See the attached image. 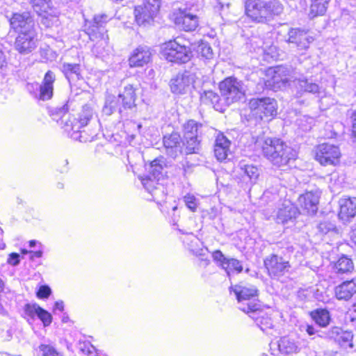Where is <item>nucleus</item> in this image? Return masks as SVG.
Returning <instances> with one entry per match:
<instances>
[{
	"label": "nucleus",
	"mask_w": 356,
	"mask_h": 356,
	"mask_svg": "<svg viewBox=\"0 0 356 356\" xmlns=\"http://www.w3.org/2000/svg\"><path fill=\"white\" fill-rule=\"evenodd\" d=\"M245 8L247 16L259 23L269 22L283 11L282 3L277 0H246Z\"/></svg>",
	"instance_id": "1"
},
{
	"label": "nucleus",
	"mask_w": 356,
	"mask_h": 356,
	"mask_svg": "<svg viewBox=\"0 0 356 356\" xmlns=\"http://www.w3.org/2000/svg\"><path fill=\"white\" fill-rule=\"evenodd\" d=\"M263 155L274 165H286L296 159V152L278 138H266L262 143Z\"/></svg>",
	"instance_id": "2"
},
{
	"label": "nucleus",
	"mask_w": 356,
	"mask_h": 356,
	"mask_svg": "<svg viewBox=\"0 0 356 356\" xmlns=\"http://www.w3.org/2000/svg\"><path fill=\"white\" fill-rule=\"evenodd\" d=\"M68 109L67 104H65L60 108H56L52 113L53 119L58 122L66 131L79 132L80 129L88 124L93 115L91 108L87 105L83 106L78 119L72 117L68 113Z\"/></svg>",
	"instance_id": "3"
},
{
	"label": "nucleus",
	"mask_w": 356,
	"mask_h": 356,
	"mask_svg": "<svg viewBox=\"0 0 356 356\" xmlns=\"http://www.w3.org/2000/svg\"><path fill=\"white\" fill-rule=\"evenodd\" d=\"M109 17L106 14L95 15L92 19L85 21V32L91 41L96 45L104 47L108 42V35L106 25L109 21Z\"/></svg>",
	"instance_id": "4"
},
{
	"label": "nucleus",
	"mask_w": 356,
	"mask_h": 356,
	"mask_svg": "<svg viewBox=\"0 0 356 356\" xmlns=\"http://www.w3.org/2000/svg\"><path fill=\"white\" fill-rule=\"evenodd\" d=\"M204 126L194 120H189L182 126V131L187 154L197 153L200 149V142Z\"/></svg>",
	"instance_id": "5"
},
{
	"label": "nucleus",
	"mask_w": 356,
	"mask_h": 356,
	"mask_svg": "<svg viewBox=\"0 0 356 356\" xmlns=\"http://www.w3.org/2000/svg\"><path fill=\"white\" fill-rule=\"evenodd\" d=\"M222 98L227 105H230L241 100L245 96L243 82L235 77L226 78L219 84Z\"/></svg>",
	"instance_id": "6"
},
{
	"label": "nucleus",
	"mask_w": 356,
	"mask_h": 356,
	"mask_svg": "<svg viewBox=\"0 0 356 356\" xmlns=\"http://www.w3.org/2000/svg\"><path fill=\"white\" fill-rule=\"evenodd\" d=\"M162 55L169 62L185 63L191 57L189 47L180 44L178 38L163 44Z\"/></svg>",
	"instance_id": "7"
},
{
	"label": "nucleus",
	"mask_w": 356,
	"mask_h": 356,
	"mask_svg": "<svg viewBox=\"0 0 356 356\" xmlns=\"http://www.w3.org/2000/svg\"><path fill=\"white\" fill-rule=\"evenodd\" d=\"M161 7V0H145L135 7V20L139 26H146L152 22Z\"/></svg>",
	"instance_id": "8"
},
{
	"label": "nucleus",
	"mask_w": 356,
	"mask_h": 356,
	"mask_svg": "<svg viewBox=\"0 0 356 356\" xmlns=\"http://www.w3.org/2000/svg\"><path fill=\"white\" fill-rule=\"evenodd\" d=\"M242 311L248 314L256 323L257 325L267 334H273V324L271 318L261 309V304L243 307Z\"/></svg>",
	"instance_id": "9"
},
{
	"label": "nucleus",
	"mask_w": 356,
	"mask_h": 356,
	"mask_svg": "<svg viewBox=\"0 0 356 356\" xmlns=\"http://www.w3.org/2000/svg\"><path fill=\"white\" fill-rule=\"evenodd\" d=\"M231 289L238 300L240 310L242 311L243 307H245L255 304H261L255 298L258 296V290L256 286L250 284H239L232 286Z\"/></svg>",
	"instance_id": "10"
},
{
	"label": "nucleus",
	"mask_w": 356,
	"mask_h": 356,
	"mask_svg": "<svg viewBox=\"0 0 356 356\" xmlns=\"http://www.w3.org/2000/svg\"><path fill=\"white\" fill-rule=\"evenodd\" d=\"M250 110L261 119L273 118L277 115V102L270 97L254 98L249 102Z\"/></svg>",
	"instance_id": "11"
},
{
	"label": "nucleus",
	"mask_w": 356,
	"mask_h": 356,
	"mask_svg": "<svg viewBox=\"0 0 356 356\" xmlns=\"http://www.w3.org/2000/svg\"><path fill=\"white\" fill-rule=\"evenodd\" d=\"M340 155L339 147L328 143L318 145L315 149V159L323 165H337Z\"/></svg>",
	"instance_id": "12"
},
{
	"label": "nucleus",
	"mask_w": 356,
	"mask_h": 356,
	"mask_svg": "<svg viewBox=\"0 0 356 356\" xmlns=\"http://www.w3.org/2000/svg\"><path fill=\"white\" fill-rule=\"evenodd\" d=\"M264 266L269 276L272 278H279L289 272L291 265L283 257L277 254H270L264 259Z\"/></svg>",
	"instance_id": "13"
},
{
	"label": "nucleus",
	"mask_w": 356,
	"mask_h": 356,
	"mask_svg": "<svg viewBox=\"0 0 356 356\" xmlns=\"http://www.w3.org/2000/svg\"><path fill=\"white\" fill-rule=\"evenodd\" d=\"M291 68L286 66H276L268 71L271 78L266 81V85L273 90L281 89L286 87L291 80Z\"/></svg>",
	"instance_id": "14"
},
{
	"label": "nucleus",
	"mask_w": 356,
	"mask_h": 356,
	"mask_svg": "<svg viewBox=\"0 0 356 356\" xmlns=\"http://www.w3.org/2000/svg\"><path fill=\"white\" fill-rule=\"evenodd\" d=\"M314 40V37L308 31L299 28H292L288 32V38L286 41L293 44L299 51H306Z\"/></svg>",
	"instance_id": "15"
},
{
	"label": "nucleus",
	"mask_w": 356,
	"mask_h": 356,
	"mask_svg": "<svg viewBox=\"0 0 356 356\" xmlns=\"http://www.w3.org/2000/svg\"><path fill=\"white\" fill-rule=\"evenodd\" d=\"M194 81V75L191 72L185 71L182 73H178L170 80V90L175 94H186L191 90Z\"/></svg>",
	"instance_id": "16"
},
{
	"label": "nucleus",
	"mask_w": 356,
	"mask_h": 356,
	"mask_svg": "<svg viewBox=\"0 0 356 356\" xmlns=\"http://www.w3.org/2000/svg\"><path fill=\"white\" fill-rule=\"evenodd\" d=\"M35 30L19 33L15 39V49L20 54L26 55L37 47L38 39Z\"/></svg>",
	"instance_id": "17"
},
{
	"label": "nucleus",
	"mask_w": 356,
	"mask_h": 356,
	"mask_svg": "<svg viewBox=\"0 0 356 356\" xmlns=\"http://www.w3.org/2000/svg\"><path fill=\"white\" fill-rule=\"evenodd\" d=\"M270 351L272 356H283L298 352V346L293 340L284 337L277 341L271 342Z\"/></svg>",
	"instance_id": "18"
},
{
	"label": "nucleus",
	"mask_w": 356,
	"mask_h": 356,
	"mask_svg": "<svg viewBox=\"0 0 356 356\" xmlns=\"http://www.w3.org/2000/svg\"><path fill=\"white\" fill-rule=\"evenodd\" d=\"M298 214V209L291 201L285 200L277 211L275 220L277 223L285 224L295 220Z\"/></svg>",
	"instance_id": "19"
},
{
	"label": "nucleus",
	"mask_w": 356,
	"mask_h": 356,
	"mask_svg": "<svg viewBox=\"0 0 356 356\" xmlns=\"http://www.w3.org/2000/svg\"><path fill=\"white\" fill-rule=\"evenodd\" d=\"M12 29L21 33L28 31L34 30V22L29 13H15L10 19Z\"/></svg>",
	"instance_id": "20"
},
{
	"label": "nucleus",
	"mask_w": 356,
	"mask_h": 356,
	"mask_svg": "<svg viewBox=\"0 0 356 356\" xmlns=\"http://www.w3.org/2000/svg\"><path fill=\"white\" fill-rule=\"evenodd\" d=\"M152 53L147 46L140 45L131 53L129 63L131 67H143L150 62Z\"/></svg>",
	"instance_id": "21"
},
{
	"label": "nucleus",
	"mask_w": 356,
	"mask_h": 356,
	"mask_svg": "<svg viewBox=\"0 0 356 356\" xmlns=\"http://www.w3.org/2000/svg\"><path fill=\"white\" fill-rule=\"evenodd\" d=\"M55 81L56 74L54 72L51 70L47 71L39 86V92L35 93V97L42 101L50 99L54 94V83Z\"/></svg>",
	"instance_id": "22"
},
{
	"label": "nucleus",
	"mask_w": 356,
	"mask_h": 356,
	"mask_svg": "<svg viewBox=\"0 0 356 356\" xmlns=\"http://www.w3.org/2000/svg\"><path fill=\"white\" fill-rule=\"evenodd\" d=\"M320 193L316 191L306 192L299 196L298 202L308 214L314 215L318 210Z\"/></svg>",
	"instance_id": "23"
},
{
	"label": "nucleus",
	"mask_w": 356,
	"mask_h": 356,
	"mask_svg": "<svg viewBox=\"0 0 356 356\" xmlns=\"http://www.w3.org/2000/svg\"><path fill=\"white\" fill-rule=\"evenodd\" d=\"M60 70L67 79L70 85L76 86L77 81L83 80V69L80 63L63 62L60 66Z\"/></svg>",
	"instance_id": "24"
},
{
	"label": "nucleus",
	"mask_w": 356,
	"mask_h": 356,
	"mask_svg": "<svg viewBox=\"0 0 356 356\" xmlns=\"http://www.w3.org/2000/svg\"><path fill=\"white\" fill-rule=\"evenodd\" d=\"M163 143L166 154L172 158H176L181 153L182 140L180 135L173 132L170 135L163 136Z\"/></svg>",
	"instance_id": "25"
},
{
	"label": "nucleus",
	"mask_w": 356,
	"mask_h": 356,
	"mask_svg": "<svg viewBox=\"0 0 356 356\" xmlns=\"http://www.w3.org/2000/svg\"><path fill=\"white\" fill-rule=\"evenodd\" d=\"M230 140L222 134L218 133L216 136L213 147L214 155L218 161L226 160L228 155L231 154Z\"/></svg>",
	"instance_id": "26"
},
{
	"label": "nucleus",
	"mask_w": 356,
	"mask_h": 356,
	"mask_svg": "<svg viewBox=\"0 0 356 356\" xmlns=\"http://www.w3.org/2000/svg\"><path fill=\"white\" fill-rule=\"evenodd\" d=\"M325 337L329 339H334L337 341L341 346H345L348 343V346L350 348H353L352 342L353 334L350 331H343L339 327H332L325 333Z\"/></svg>",
	"instance_id": "27"
},
{
	"label": "nucleus",
	"mask_w": 356,
	"mask_h": 356,
	"mask_svg": "<svg viewBox=\"0 0 356 356\" xmlns=\"http://www.w3.org/2000/svg\"><path fill=\"white\" fill-rule=\"evenodd\" d=\"M175 24L185 31H193L198 26V19L195 15L185 10H180L179 15L175 18Z\"/></svg>",
	"instance_id": "28"
},
{
	"label": "nucleus",
	"mask_w": 356,
	"mask_h": 356,
	"mask_svg": "<svg viewBox=\"0 0 356 356\" xmlns=\"http://www.w3.org/2000/svg\"><path fill=\"white\" fill-rule=\"evenodd\" d=\"M339 217L343 220H348L356 216V197H343L339 200Z\"/></svg>",
	"instance_id": "29"
},
{
	"label": "nucleus",
	"mask_w": 356,
	"mask_h": 356,
	"mask_svg": "<svg viewBox=\"0 0 356 356\" xmlns=\"http://www.w3.org/2000/svg\"><path fill=\"white\" fill-rule=\"evenodd\" d=\"M157 179L146 176L141 179L144 188L152 195V198L157 202L161 201L163 195V186L158 183Z\"/></svg>",
	"instance_id": "30"
},
{
	"label": "nucleus",
	"mask_w": 356,
	"mask_h": 356,
	"mask_svg": "<svg viewBox=\"0 0 356 356\" xmlns=\"http://www.w3.org/2000/svg\"><path fill=\"white\" fill-rule=\"evenodd\" d=\"M356 293V280L345 281L337 286L334 289V294L339 300H348Z\"/></svg>",
	"instance_id": "31"
},
{
	"label": "nucleus",
	"mask_w": 356,
	"mask_h": 356,
	"mask_svg": "<svg viewBox=\"0 0 356 356\" xmlns=\"http://www.w3.org/2000/svg\"><path fill=\"white\" fill-rule=\"evenodd\" d=\"M124 110L131 109L136 106V98L135 89L131 85H127L124 88L122 93L118 96Z\"/></svg>",
	"instance_id": "32"
},
{
	"label": "nucleus",
	"mask_w": 356,
	"mask_h": 356,
	"mask_svg": "<svg viewBox=\"0 0 356 356\" xmlns=\"http://www.w3.org/2000/svg\"><path fill=\"white\" fill-rule=\"evenodd\" d=\"M331 0H310L311 5L309 17L312 19L317 16L323 15L327 9L328 3Z\"/></svg>",
	"instance_id": "33"
},
{
	"label": "nucleus",
	"mask_w": 356,
	"mask_h": 356,
	"mask_svg": "<svg viewBox=\"0 0 356 356\" xmlns=\"http://www.w3.org/2000/svg\"><path fill=\"white\" fill-rule=\"evenodd\" d=\"M116 111H118L120 113H122L124 110L122 106L120 101L118 100V97L108 95L106 99L103 112L106 115H110Z\"/></svg>",
	"instance_id": "34"
},
{
	"label": "nucleus",
	"mask_w": 356,
	"mask_h": 356,
	"mask_svg": "<svg viewBox=\"0 0 356 356\" xmlns=\"http://www.w3.org/2000/svg\"><path fill=\"white\" fill-rule=\"evenodd\" d=\"M310 316L317 325L322 327H327L330 321V312L325 309H317L311 312Z\"/></svg>",
	"instance_id": "35"
},
{
	"label": "nucleus",
	"mask_w": 356,
	"mask_h": 356,
	"mask_svg": "<svg viewBox=\"0 0 356 356\" xmlns=\"http://www.w3.org/2000/svg\"><path fill=\"white\" fill-rule=\"evenodd\" d=\"M200 101L202 103L207 104H211L216 110H221L222 106L220 104L221 99L218 95L212 90H204L200 92Z\"/></svg>",
	"instance_id": "36"
},
{
	"label": "nucleus",
	"mask_w": 356,
	"mask_h": 356,
	"mask_svg": "<svg viewBox=\"0 0 356 356\" xmlns=\"http://www.w3.org/2000/svg\"><path fill=\"white\" fill-rule=\"evenodd\" d=\"M31 3L39 15L48 13L53 8L51 0H31Z\"/></svg>",
	"instance_id": "37"
},
{
	"label": "nucleus",
	"mask_w": 356,
	"mask_h": 356,
	"mask_svg": "<svg viewBox=\"0 0 356 356\" xmlns=\"http://www.w3.org/2000/svg\"><path fill=\"white\" fill-rule=\"evenodd\" d=\"M334 268L338 273H345L352 271L354 266L351 259L343 255L336 262Z\"/></svg>",
	"instance_id": "38"
},
{
	"label": "nucleus",
	"mask_w": 356,
	"mask_h": 356,
	"mask_svg": "<svg viewBox=\"0 0 356 356\" xmlns=\"http://www.w3.org/2000/svg\"><path fill=\"white\" fill-rule=\"evenodd\" d=\"M239 167L241 170L250 179L252 182H255L259 176V170L258 168L254 165H249L240 162Z\"/></svg>",
	"instance_id": "39"
},
{
	"label": "nucleus",
	"mask_w": 356,
	"mask_h": 356,
	"mask_svg": "<svg viewBox=\"0 0 356 356\" xmlns=\"http://www.w3.org/2000/svg\"><path fill=\"white\" fill-rule=\"evenodd\" d=\"M297 87L301 92H310L313 94L319 92L318 85L307 79H299L298 81Z\"/></svg>",
	"instance_id": "40"
},
{
	"label": "nucleus",
	"mask_w": 356,
	"mask_h": 356,
	"mask_svg": "<svg viewBox=\"0 0 356 356\" xmlns=\"http://www.w3.org/2000/svg\"><path fill=\"white\" fill-rule=\"evenodd\" d=\"M197 54L206 59H211L213 56L212 48L208 42H201L197 47Z\"/></svg>",
	"instance_id": "41"
},
{
	"label": "nucleus",
	"mask_w": 356,
	"mask_h": 356,
	"mask_svg": "<svg viewBox=\"0 0 356 356\" xmlns=\"http://www.w3.org/2000/svg\"><path fill=\"white\" fill-rule=\"evenodd\" d=\"M163 165L161 161L155 159L151 162L149 172L151 177L159 180L160 176L162 175Z\"/></svg>",
	"instance_id": "42"
},
{
	"label": "nucleus",
	"mask_w": 356,
	"mask_h": 356,
	"mask_svg": "<svg viewBox=\"0 0 356 356\" xmlns=\"http://www.w3.org/2000/svg\"><path fill=\"white\" fill-rule=\"evenodd\" d=\"M223 269L229 275L230 271L235 270L237 273H241L243 270V266L240 261L236 259H229L226 261V264L223 267Z\"/></svg>",
	"instance_id": "43"
},
{
	"label": "nucleus",
	"mask_w": 356,
	"mask_h": 356,
	"mask_svg": "<svg viewBox=\"0 0 356 356\" xmlns=\"http://www.w3.org/2000/svg\"><path fill=\"white\" fill-rule=\"evenodd\" d=\"M41 307L37 304H26L24 307V312L31 319H34L35 316H38L39 310Z\"/></svg>",
	"instance_id": "44"
},
{
	"label": "nucleus",
	"mask_w": 356,
	"mask_h": 356,
	"mask_svg": "<svg viewBox=\"0 0 356 356\" xmlns=\"http://www.w3.org/2000/svg\"><path fill=\"white\" fill-rule=\"evenodd\" d=\"M318 229L321 234H326L329 232H335L336 226L330 221H323L318 224Z\"/></svg>",
	"instance_id": "45"
},
{
	"label": "nucleus",
	"mask_w": 356,
	"mask_h": 356,
	"mask_svg": "<svg viewBox=\"0 0 356 356\" xmlns=\"http://www.w3.org/2000/svg\"><path fill=\"white\" fill-rule=\"evenodd\" d=\"M54 13V11L53 9L48 13H43L42 15V24L47 27H50L54 23H56L58 22V18L53 15Z\"/></svg>",
	"instance_id": "46"
},
{
	"label": "nucleus",
	"mask_w": 356,
	"mask_h": 356,
	"mask_svg": "<svg viewBox=\"0 0 356 356\" xmlns=\"http://www.w3.org/2000/svg\"><path fill=\"white\" fill-rule=\"evenodd\" d=\"M39 349L42 353V356H63L50 345L42 344L39 346Z\"/></svg>",
	"instance_id": "47"
},
{
	"label": "nucleus",
	"mask_w": 356,
	"mask_h": 356,
	"mask_svg": "<svg viewBox=\"0 0 356 356\" xmlns=\"http://www.w3.org/2000/svg\"><path fill=\"white\" fill-rule=\"evenodd\" d=\"M38 317L41 320L44 326H48L52 321V316L50 313L41 307L38 314Z\"/></svg>",
	"instance_id": "48"
},
{
	"label": "nucleus",
	"mask_w": 356,
	"mask_h": 356,
	"mask_svg": "<svg viewBox=\"0 0 356 356\" xmlns=\"http://www.w3.org/2000/svg\"><path fill=\"white\" fill-rule=\"evenodd\" d=\"M212 258L213 261L219 264V265L223 268L225 265L226 264V261L228 258H227L220 250H215L212 253Z\"/></svg>",
	"instance_id": "49"
},
{
	"label": "nucleus",
	"mask_w": 356,
	"mask_h": 356,
	"mask_svg": "<svg viewBox=\"0 0 356 356\" xmlns=\"http://www.w3.org/2000/svg\"><path fill=\"white\" fill-rule=\"evenodd\" d=\"M184 202L187 207L192 211H195L197 209V199L191 195L184 196Z\"/></svg>",
	"instance_id": "50"
},
{
	"label": "nucleus",
	"mask_w": 356,
	"mask_h": 356,
	"mask_svg": "<svg viewBox=\"0 0 356 356\" xmlns=\"http://www.w3.org/2000/svg\"><path fill=\"white\" fill-rule=\"evenodd\" d=\"M51 289L47 285H42L37 292V296L40 298H47L51 294Z\"/></svg>",
	"instance_id": "51"
},
{
	"label": "nucleus",
	"mask_w": 356,
	"mask_h": 356,
	"mask_svg": "<svg viewBox=\"0 0 356 356\" xmlns=\"http://www.w3.org/2000/svg\"><path fill=\"white\" fill-rule=\"evenodd\" d=\"M20 255L18 253L13 252L9 254L7 262L8 264L15 266L19 264Z\"/></svg>",
	"instance_id": "52"
},
{
	"label": "nucleus",
	"mask_w": 356,
	"mask_h": 356,
	"mask_svg": "<svg viewBox=\"0 0 356 356\" xmlns=\"http://www.w3.org/2000/svg\"><path fill=\"white\" fill-rule=\"evenodd\" d=\"M79 348L83 353L87 355L91 354L95 349V348L92 346L86 343H80Z\"/></svg>",
	"instance_id": "53"
},
{
	"label": "nucleus",
	"mask_w": 356,
	"mask_h": 356,
	"mask_svg": "<svg viewBox=\"0 0 356 356\" xmlns=\"http://www.w3.org/2000/svg\"><path fill=\"white\" fill-rule=\"evenodd\" d=\"M352 118V136L356 140V112H354L351 116Z\"/></svg>",
	"instance_id": "54"
},
{
	"label": "nucleus",
	"mask_w": 356,
	"mask_h": 356,
	"mask_svg": "<svg viewBox=\"0 0 356 356\" xmlns=\"http://www.w3.org/2000/svg\"><path fill=\"white\" fill-rule=\"evenodd\" d=\"M305 331L309 335H314L318 333V331L313 325H307Z\"/></svg>",
	"instance_id": "55"
},
{
	"label": "nucleus",
	"mask_w": 356,
	"mask_h": 356,
	"mask_svg": "<svg viewBox=\"0 0 356 356\" xmlns=\"http://www.w3.org/2000/svg\"><path fill=\"white\" fill-rule=\"evenodd\" d=\"M31 257L30 259L33 260L34 258H40L42 256V251L38 250L35 252L30 251Z\"/></svg>",
	"instance_id": "56"
},
{
	"label": "nucleus",
	"mask_w": 356,
	"mask_h": 356,
	"mask_svg": "<svg viewBox=\"0 0 356 356\" xmlns=\"http://www.w3.org/2000/svg\"><path fill=\"white\" fill-rule=\"evenodd\" d=\"M54 309L55 310H59L60 312L63 311L64 309V302L61 300L56 301L54 305Z\"/></svg>",
	"instance_id": "57"
},
{
	"label": "nucleus",
	"mask_w": 356,
	"mask_h": 356,
	"mask_svg": "<svg viewBox=\"0 0 356 356\" xmlns=\"http://www.w3.org/2000/svg\"><path fill=\"white\" fill-rule=\"evenodd\" d=\"M6 64V59L3 52L0 49V69Z\"/></svg>",
	"instance_id": "58"
},
{
	"label": "nucleus",
	"mask_w": 356,
	"mask_h": 356,
	"mask_svg": "<svg viewBox=\"0 0 356 356\" xmlns=\"http://www.w3.org/2000/svg\"><path fill=\"white\" fill-rule=\"evenodd\" d=\"M39 84L35 83H28L27 84V90L29 91V92H31L33 90H35V89H38L39 88Z\"/></svg>",
	"instance_id": "59"
},
{
	"label": "nucleus",
	"mask_w": 356,
	"mask_h": 356,
	"mask_svg": "<svg viewBox=\"0 0 356 356\" xmlns=\"http://www.w3.org/2000/svg\"><path fill=\"white\" fill-rule=\"evenodd\" d=\"M191 251L193 252V254H195L197 256H200V257L204 256V252L203 249H200V250H191Z\"/></svg>",
	"instance_id": "60"
},
{
	"label": "nucleus",
	"mask_w": 356,
	"mask_h": 356,
	"mask_svg": "<svg viewBox=\"0 0 356 356\" xmlns=\"http://www.w3.org/2000/svg\"><path fill=\"white\" fill-rule=\"evenodd\" d=\"M330 187L331 188V189L334 192H337L338 190L340 188V186L338 184H334L333 185H330Z\"/></svg>",
	"instance_id": "61"
},
{
	"label": "nucleus",
	"mask_w": 356,
	"mask_h": 356,
	"mask_svg": "<svg viewBox=\"0 0 356 356\" xmlns=\"http://www.w3.org/2000/svg\"><path fill=\"white\" fill-rule=\"evenodd\" d=\"M5 284L3 281L0 278V293H2L4 290Z\"/></svg>",
	"instance_id": "62"
},
{
	"label": "nucleus",
	"mask_w": 356,
	"mask_h": 356,
	"mask_svg": "<svg viewBox=\"0 0 356 356\" xmlns=\"http://www.w3.org/2000/svg\"><path fill=\"white\" fill-rule=\"evenodd\" d=\"M201 261L202 262V264L204 266H207L210 262L209 260L207 259V258H205V259L202 258Z\"/></svg>",
	"instance_id": "63"
},
{
	"label": "nucleus",
	"mask_w": 356,
	"mask_h": 356,
	"mask_svg": "<svg viewBox=\"0 0 356 356\" xmlns=\"http://www.w3.org/2000/svg\"><path fill=\"white\" fill-rule=\"evenodd\" d=\"M350 321L352 323V325L356 327V324H355V318L353 317L351 315L349 316Z\"/></svg>",
	"instance_id": "64"
}]
</instances>
